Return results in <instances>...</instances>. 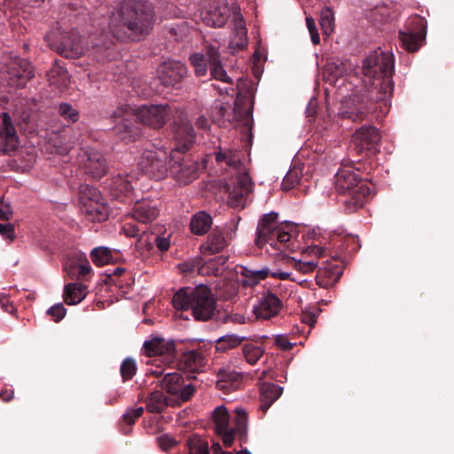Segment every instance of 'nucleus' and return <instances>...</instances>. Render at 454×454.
I'll list each match as a JSON object with an SVG mask.
<instances>
[{"mask_svg":"<svg viewBox=\"0 0 454 454\" xmlns=\"http://www.w3.org/2000/svg\"><path fill=\"white\" fill-rule=\"evenodd\" d=\"M154 23V9L147 0H122L113 12L108 27L116 39L135 42L148 35Z\"/></svg>","mask_w":454,"mask_h":454,"instance_id":"1","label":"nucleus"},{"mask_svg":"<svg viewBox=\"0 0 454 454\" xmlns=\"http://www.w3.org/2000/svg\"><path fill=\"white\" fill-rule=\"evenodd\" d=\"M395 71L393 53L380 48L364 59L362 66L363 80L377 93V97H388L394 90L392 75Z\"/></svg>","mask_w":454,"mask_h":454,"instance_id":"2","label":"nucleus"},{"mask_svg":"<svg viewBox=\"0 0 454 454\" xmlns=\"http://www.w3.org/2000/svg\"><path fill=\"white\" fill-rule=\"evenodd\" d=\"M172 303L176 310H191L197 321H208L215 311L216 301L211 289L200 285L196 287L180 288L173 296Z\"/></svg>","mask_w":454,"mask_h":454,"instance_id":"3","label":"nucleus"},{"mask_svg":"<svg viewBox=\"0 0 454 454\" xmlns=\"http://www.w3.org/2000/svg\"><path fill=\"white\" fill-rule=\"evenodd\" d=\"M362 81L363 87L341 102L340 115L343 119L361 121L375 111H388L390 98L377 97L378 94L372 92V89L368 86L366 80Z\"/></svg>","mask_w":454,"mask_h":454,"instance_id":"4","label":"nucleus"},{"mask_svg":"<svg viewBox=\"0 0 454 454\" xmlns=\"http://www.w3.org/2000/svg\"><path fill=\"white\" fill-rule=\"evenodd\" d=\"M359 168L342 166L335 176V188L340 194H348L349 199L345 201L347 207L357 209L364 205L366 197L370 195V188L363 181Z\"/></svg>","mask_w":454,"mask_h":454,"instance_id":"5","label":"nucleus"},{"mask_svg":"<svg viewBox=\"0 0 454 454\" xmlns=\"http://www.w3.org/2000/svg\"><path fill=\"white\" fill-rule=\"evenodd\" d=\"M237 416L234 426L230 427V414L225 406L216 407L213 411L215 432L218 434L225 448H230L238 437L240 442H246L247 438V416L244 410L237 409Z\"/></svg>","mask_w":454,"mask_h":454,"instance_id":"6","label":"nucleus"},{"mask_svg":"<svg viewBox=\"0 0 454 454\" xmlns=\"http://www.w3.org/2000/svg\"><path fill=\"white\" fill-rule=\"evenodd\" d=\"M79 202L82 214L89 220L102 222L107 219L109 209L106 200L96 187L90 184L81 185L79 189Z\"/></svg>","mask_w":454,"mask_h":454,"instance_id":"7","label":"nucleus"},{"mask_svg":"<svg viewBox=\"0 0 454 454\" xmlns=\"http://www.w3.org/2000/svg\"><path fill=\"white\" fill-rule=\"evenodd\" d=\"M35 76L31 63L23 59H14L0 70V83L20 89Z\"/></svg>","mask_w":454,"mask_h":454,"instance_id":"8","label":"nucleus"},{"mask_svg":"<svg viewBox=\"0 0 454 454\" xmlns=\"http://www.w3.org/2000/svg\"><path fill=\"white\" fill-rule=\"evenodd\" d=\"M141 170L152 178L160 180L169 171V156L165 151H145L139 161Z\"/></svg>","mask_w":454,"mask_h":454,"instance_id":"9","label":"nucleus"},{"mask_svg":"<svg viewBox=\"0 0 454 454\" xmlns=\"http://www.w3.org/2000/svg\"><path fill=\"white\" fill-rule=\"evenodd\" d=\"M184 153L171 152L169 155V172L180 184H187L198 177V164Z\"/></svg>","mask_w":454,"mask_h":454,"instance_id":"10","label":"nucleus"},{"mask_svg":"<svg viewBox=\"0 0 454 454\" xmlns=\"http://www.w3.org/2000/svg\"><path fill=\"white\" fill-rule=\"evenodd\" d=\"M353 146L350 154L353 156H368L374 153L380 141L379 130L373 126H363L353 136Z\"/></svg>","mask_w":454,"mask_h":454,"instance_id":"11","label":"nucleus"},{"mask_svg":"<svg viewBox=\"0 0 454 454\" xmlns=\"http://www.w3.org/2000/svg\"><path fill=\"white\" fill-rule=\"evenodd\" d=\"M160 386L181 402L189 401L196 390V386L191 382L185 383L184 377L178 372H167L160 380Z\"/></svg>","mask_w":454,"mask_h":454,"instance_id":"12","label":"nucleus"},{"mask_svg":"<svg viewBox=\"0 0 454 454\" xmlns=\"http://www.w3.org/2000/svg\"><path fill=\"white\" fill-rule=\"evenodd\" d=\"M239 87V85H238ZM234 103V115L238 121L243 122L247 129L249 136L252 137L253 127V108H254V91L252 87H246L244 91L240 88Z\"/></svg>","mask_w":454,"mask_h":454,"instance_id":"13","label":"nucleus"},{"mask_svg":"<svg viewBox=\"0 0 454 454\" xmlns=\"http://www.w3.org/2000/svg\"><path fill=\"white\" fill-rule=\"evenodd\" d=\"M112 118L115 122L113 132L121 140L125 143H131L139 138L141 130L132 115L117 111L112 114Z\"/></svg>","mask_w":454,"mask_h":454,"instance_id":"14","label":"nucleus"},{"mask_svg":"<svg viewBox=\"0 0 454 454\" xmlns=\"http://www.w3.org/2000/svg\"><path fill=\"white\" fill-rule=\"evenodd\" d=\"M170 114V107L168 105L141 106L136 113L137 120L153 129L162 128Z\"/></svg>","mask_w":454,"mask_h":454,"instance_id":"15","label":"nucleus"},{"mask_svg":"<svg viewBox=\"0 0 454 454\" xmlns=\"http://www.w3.org/2000/svg\"><path fill=\"white\" fill-rule=\"evenodd\" d=\"M408 31H400L399 38L403 47L410 52L417 51L422 45L427 35V22L420 16H416L411 22Z\"/></svg>","mask_w":454,"mask_h":454,"instance_id":"16","label":"nucleus"},{"mask_svg":"<svg viewBox=\"0 0 454 454\" xmlns=\"http://www.w3.org/2000/svg\"><path fill=\"white\" fill-rule=\"evenodd\" d=\"M176 146L171 152L186 153L195 143V132L186 117L179 116L171 124Z\"/></svg>","mask_w":454,"mask_h":454,"instance_id":"17","label":"nucleus"},{"mask_svg":"<svg viewBox=\"0 0 454 454\" xmlns=\"http://www.w3.org/2000/svg\"><path fill=\"white\" fill-rule=\"evenodd\" d=\"M278 213L272 211L262 215L259 219L254 240L258 248L262 249L266 244L276 247L275 234L280 226L278 224Z\"/></svg>","mask_w":454,"mask_h":454,"instance_id":"18","label":"nucleus"},{"mask_svg":"<svg viewBox=\"0 0 454 454\" xmlns=\"http://www.w3.org/2000/svg\"><path fill=\"white\" fill-rule=\"evenodd\" d=\"M81 165L84 173L92 179L98 180L105 176L109 169L104 155L93 149H87L81 154Z\"/></svg>","mask_w":454,"mask_h":454,"instance_id":"19","label":"nucleus"},{"mask_svg":"<svg viewBox=\"0 0 454 454\" xmlns=\"http://www.w3.org/2000/svg\"><path fill=\"white\" fill-rule=\"evenodd\" d=\"M254 182L247 171L238 175L236 184L227 185L228 204L231 207H244L248 194L253 192Z\"/></svg>","mask_w":454,"mask_h":454,"instance_id":"20","label":"nucleus"},{"mask_svg":"<svg viewBox=\"0 0 454 454\" xmlns=\"http://www.w3.org/2000/svg\"><path fill=\"white\" fill-rule=\"evenodd\" d=\"M51 48L67 59H77L84 52L79 34L70 31L62 35L60 41L50 43Z\"/></svg>","mask_w":454,"mask_h":454,"instance_id":"21","label":"nucleus"},{"mask_svg":"<svg viewBox=\"0 0 454 454\" xmlns=\"http://www.w3.org/2000/svg\"><path fill=\"white\" fill-rule=\"evenodd\" d=\"M158 73L165 87L177 88L187 75V68L181 61L169 59L159 67Z\"/></svg>","mask_w":454,"mask_h":454,"instance_id":"22","label":"nucleus"},{"mask_svg":"<svg viewBox=\"0 0 454 454\" xmlns=\"http://www.w3.org/2000/svg\"><path fill=\"white\" fill-rule=\"evenodd\" d=\"M282 308V301L277 294L268 289L260 294L258 303L254 306L253 312L256 318L266 320L276 317Z\"/></svg>","mask_w":454,"mask_h":454,"instance_id":"23","label":"nucleus"},{"mask_svg":"<svg viewBox=\"0 0 454 454\" xmlns=\"http://www.w3.org/2000/svg\"><path fill=\"white\" fill-rule=\"evenodd\" d=\"M148 356H165L166 364L173 363L176 357V344L173 340H166L164 338L157 336L145 340L143 345Z\"/></svg>","mask_w":454,"mask_h":454,"instance_id":"24","label":"nucleus"},{"mask_svg":"<svg viewBox=\"0 0 454 454\" xmlns=\"http://www.w3.org/2000/svg\"><path fill=\"white\" fill-rule=\"evenodd\" d=\"M18 146L19 139L12 118L8 113H3L0 124V153H9L15 151Z\"/></svg>","mask_w":454,"mask_h":454,"instance_id":"25","label":"nucleus"},{"mask_svg":"<svg viewBox=\"0 0 454 454\" xmlns=\"http://www.w3.org/2000/svg\"><path fill=\"white\" fill-rule=\"evenodd\" d=\"M229 17L230 10L224 0H210L208 8L202 13L203 22L215 27L225 25Z\"/></svg>","mask_w":454,"mask_h":454,"instance_id":"26","label":"nucleus"},{"mask_svg":"<svg viewBox=\"0 0 454 454\" xmlns=\"http://www.w3.org/2000/svg\"><path fill=\"white\" fill-rule=\"evenodd\" d=\"M205 365V357L199 350H191L181 355L177 362L179 371L191 374L198 372Z\"/></svg>","mask_w":454,"mask_h":454,"instance_id":"27","label":"nucleus"},{"mask_svg":"<svg viewBox=\"0 0 454 454\" xmlns=\"http://www.w3.org/2000/svg\"><path fill=\"white\" fill-rule=\"evenodd\" d=\"M159 209L151 201H137L132 210V217L138 223H150L159 215Z\"/></svg>","mask_w":454,"mask_h":454,"instance_id":"28","label":"nucleus"},{"mask_svg":"<svg viewBox=\"0 0 454 454\" xmlns=\"http://www.w3.org/2000/svg\"><path fill=\"white\" fill-rule=\"evenodd\" d=\"M283 393V387L274 383L264 382L260 387V410L265 413Z\"/></svg>","mask_w":454,"mask_h":454,"instance_id":"29","label":"nucleus"},{"mask_svg":"<svg viewBox=\"0 0 454 454\" xmlns=\"http://www.w3.org/2000/svg\"><path fill=\"white\" fill-rule=\"evenodd\" d=\"M342 271L337 265L319 268L316 276V283L322 288L333 287L340 279Z\"/></svg>","mask_w":454,"mask_h":454,"instance_id":"30","label":"nucleus"},{"mask_svg":"<svg viewBox=\"0 0 454 454\" xmlns=\"http://www.w3.org/2000/svg\"><path fill=\"white\" fill-rule=\"evenodd\" d=\"M227 246L223 231L215 228L208 234L207 242L200 248L204 254H214L222 252Z\"/></svg>","mask_w":454,"mask_h":454,"instance_id":"31","label":"nucleus"},{"mask_svg":"<svg viewBox=\"0 0 454 454\" xmlns=\"http://www.w3.org/2000/svg\"><path fill=\"white\" fill-rule=\"evenodd\" d=\"M87 295V286L81 283H69L65 286L63 298L67 304L81 302Z\"/></svg>","mask_w":454,"mask_h":454,"instance_id":"32","label":"nucleus"},{"mask_svg":"<svg viewBox=\"0 0 454 454\" xmlns=\"http://www.w3.org/2000/svg\"><path fill=\"white\" fill-rule=\"evenodd\" d=\"M212 217L205 211L195 214L190 222V230L195 235L206 234L212 226Z\"/></svg>","mask_w":454,"mask_h":454,"instance_id":"33","label":"nucleus"},{"mask_svg":"<svg viewBox=\"0 0 454 454\" xmlns=\"http://www.w3.org/2000/svg\"><path fill=\"white\" fill-rule=\"evenodd\" d=\"M145 402L146 411L150 413H161L168 406V398L160 390L151 392Z\"/></svg>","mask_w":454,"mask_h":454,"instance_id":"34","label":"nucleus"},{"mask_svg":"<svg viewBox=\"0 0 454 454\" xmlns=\"http://www.w3.org/2000/svg\"><path fill=\"white\" fill-rule=\"evenodd\" d=\"M245 340H247V337L237 334L223 335L216 340L215 349L217 352L223 353L239 346Z\"/></svg>","mask_w":454,"mask_h":454,"instance_id":"35","label":"nucleus"},{"mask_svg":"<svg viewBox=\"0 0 454 454\" xmlns=\"http://www.w3.org/2000/svg\"><path fill=\"white\" fill-rule=\"evenodd\" d=\"M217 377L216 386L219 389H229L240 380V374L239 372L226 369L220 370Z\"/></svg>","mask_w":454,"mask_h":454,"instance_id":"36","label":"nucleus"},{"mask_svg":"<svg viewBox=\"0 0 454 454\" xmlns=\"http://www.w3.org/2000/svg\"><path fill=\"white\" fill-rule=\"evenodd\" d=\"M247 31L245 25L240 21V23L236 26L234 35L230 41V48L237 51L244 50L247 45Z\"/></svg>","mask_w":454,"mask_h":454,"instance_id":"37","label":"nucleus"},{"mask_svg":"<svg viewBox=\"0 0 454 454\" xmlns=\"http://www.w3.org/2000/svg\"><path fill=\"white\" fill-rule=\"evenodd\" d=\"M90 258L97 266H103L113 262L111 250L105 247L94 248L90 253Z\"/></svg>","mask_w":454,"mask_h":454,"instance_id":"38","label":"nucleus"},{"mask_svg":"<svg viewBox=\"0 0 454 454\" xmlns=\"http://www.w3.org/2000/svg\"><path fill=\"white\" fill-rule=\"evenodd\" d=\"M302 176V169L300 167H293L283 179L282 190L289 191L294 188L299 184Z\"/></svg>","mask_w":454,"mask_h":454,"instance_id":"39","label":"nucleus"},{"mask_svg":"<svg viewBox=\"0 0 454 454\" xmlns=\"http://www.w3.org/2000/svg\"><path fill=\"white\" fill-rule=\"evenodd\" d=\"M130 183L131 181L129 180V175L118 174L113 177L110 186L111 189L116 191V192L127 193L132 189ZM115 195H118V193Z\"/></svg>","mask_w":454,"mask_h":454,"instance_id":"40","label":"nucleus"},{"mask_svg":"<svg viewBox=\"0 0 454 454\" xmlns=\"http://www.w3.org/2000/svg\"><path fill=\"white\" fill-rule=\"evenodd\" d=\"M243 355L247 363L254 364L262 356L264 350L253 343H247L242 348Z\"/></svg>","mask_w":454,"mask_h":454,"instance_id":"41","label":"nucleus"},{"mask_svg":"<svg viewBox=\"0 0 454 454\" xmlns=\"http://www.w3.org/2000/svg\"><path fill=\"white\" fill-rule=\"evenodd\" d=\"M187 447L189 454H209L207 442L197 435L189 438Z\"/></svg>","mask_w":454,"mask_h":454,"instance_id":"42","label":"nucleus"},{"mask_svg":"<svg viewBox=\"0 0 454 454\" xmlns=\"http://www.w3.org/2000/svg\"><path fill=\"white\" fill-rule=\"evenodd\" d=\"M320 26L323 34L329 35L334 29V17L332 9L325 7L321 12Z\"/></svg>","mask_w":454,"mask_h":454,"instance_id":"43","label":"nucleus"},{"mask_svg":"<svg viewBox=\"0 0 454 454\" xmlns=\"http://www.w3.org/2000/svg\"><path fill=\"white\" fill-rule=\"evenodd\" d=\"M191 64L194 67L195 74L198 77L205 76L207 73L205 56L201 53H193L189 58Z\"/></svg>","mask_w":454,"mask_h":454,"instance_id":"44","label":"nucleus"},{"mask_svg":"<svg viewBox=\"0 0 454 454\" xmlns=\"http://www.w3.org/2000/svg\"><path fill=\"white\" fill-rule=\"evenodd\" d=\"M121 375L123 381L131 380L137 372V364L133 358H125L120 368Z\"/></svg>","mask_w":454,"mask_h":454,"instance_id":"45","label":"nucleus"},{"mask_svg":"<svg viewBox=\"0 0 454 454\" xmlns=\"http://www.w3.org/2000/svg\"><path fill=\"white\" fill-rule=\"evenodd\" d=\"M59 114L67 121L75 122L79 119V112L76 111L70 104L61 103L59 106Z\"/></svg>","mask_w":454,"mask_h":454,"instance_id":"46","label":"nucleus"},{"mask_svg":"<svg viewBox=\"0 0 454 454\" xmlns=\"http://www.w3.org/2000/svg\"><path fill=\"white\" fill-rule=\"evenodd\" d=\"M210 67V74L211 76L215 79L219 80L227 83L231 84L232 80L231 78L227 74L226 71L224 70L222 61L216 63L215 65H211Z\"/></svg>","mask_w":454,"mask_h":454,"instance_id":"47","label":"nucleus"},{"mask_svg":"<svg viewBox=\"0 0 454 454\" xmlns=\"http://www.w3.org/2000/svg\"><path fill=\"white\" fill-rule=\"evenodd\" d=\"M293 267L301 273L308 274L313 272L317 267V261H301V260H294L293 259Z\"/></svg>","mask_w":454,"mask_h":454,"instance_id":"48","label":"nucleus"},{"mask_svg":"<svg viewBox=\"0 0 454 454\" xmlns=\"http://www.w3.org/2000/svg\"><path fill=\"white\" fill-rule=\"evenodd\" d=\"M144 413V408L138 407L136 409L129 408L122 416V420L129 427H131L135 424L136 420L140 418Z\"/></svg>","mask_w":454,"mask_h":454,"instance_id":"49","label":"nucleus"},{"mask_svg":"<svg viewBox=\"0 0 454 454\" xmlns=\"http://www.w3.org/2000/svg\"><path fill=\"white\" fill-rule=\"evenodd\" d=\"M205 50L209 66L215 65L216 63L222 61L219 48L217 46L214 44H207Z\"/></svg>","mask_w":454,"mask_h":454,"instance_id":"50","label":"nucleus"},{"mask_svg":"<svg viewBox=\"0 0 454 454\" xmlns=\"http://www.w3.org/2000/svg\"><path fill=\"white\" fill-rule=\"evenodd\" d=\"M67 309L62 303H57L47 310V314L54 318L55 322H59L66 316Z\"/></svg>","mask_w":454,"mask_h":454,"instance_id":"51","label":"nucleus"},{"mask_svg":"<svg viewBox=\"0 0 454 454\" xmlns=\"http://www.w3.org/2000/svg\"><path fill=\"white\" fill-rule=\"evenodd\" d=\"M113 49L109 46H98L95 50V59L98 61H108L112 59Z\"/></svg>","mask_w":454,"mask_h":454,"instance_id":"52","label":"nucleus"},{"mask_svg":"<svg viewBox=\"0 0 454 454\" xmlns=\"http://www.w3.org/2000/svg\"><path fill=\"white\" fill-rule=\"evenodd\" d=\"M290 239L291 234L288 231H284L283 228L279 226L277 233L275 234L276 247H273L281 250L280 246H284L286 242L290 240Z\"/></svg>","mask_w":454,"mask_h":454,"instance_id":"53","label":"nucleus"},{"mask_svg":"<svg viewBox=\"0 0 454 454\" xmlns=\"http://www.w3.org/2000/svg\"><path fill=\"white\" fill-rule=\"evenodd\" d=\"M306 25L310 34L311 42L314 44H318L320 43V36L314 19L312 17H306Z\"/></svg>","mask_w":454,"mask_h":454,"instance_id":"54","label":"nucleus"},{"mask_svg":"<svg viewBox=\"0 0 454 454\" xmlns=\"http://www.w3.org/2000/svg\"><path fill=\"white\" fill-rule=\"evenodd\" d=\"M245 272H248L251 277H254L259 281L267 278L270 276V270L265 267L261 270H252L247 266L241 267Z\"/></svg>","mask_w":454,"mask_h":454,"instance_id":"55","label":"nucleus"},{"mask_svg":"<svg viewBox=\"0 0 454 454\" xmlns=\"http://www.w3.org/2000/svg\"><path fill=\"white\" fill-rule=\"evenodd\" d=\"M157 441L159 446L164 451L171 450L176 444V440L168 434L158 437Z\"/></svg>","mask_w":454,"mask_h":454,"instance_id":"56","label":"nucleus"},{"mask_svg":"<svg viewBox=\"0 0 454 454\" xmlns=\"http://www.w3.org/2000/svg\"><path fill=\"white\" fill-rule=\"evenodd\" d=\"M0 234L10 241L15 239L14 225L12 223H0Z\"/></svg>","mask_w":454,"mask_h":454,"instance_id":"57","label":"nucleus"},{"mask_svg":"<svg viewBox=\"0 0 454 454\" xmlns=\"http://www.w3.org/2000/svg\"><path fill=\"white\" fill-rule=\"evenodd\" d=\"M12 216V210L9 203L0 199V219L8 221Z\"/></svg>","mask_w":454,"mask_h":454,"instance_id":"58","label":"nucleus"},{"mask_svg":"<svg viewBox=\"0 0 454 454\" xmlns=\"http://www.w3.org/2000/svg\"><path fill=\"white\" fill-rule=\"evenodd\" d=\"M240 275L244 278L241 280V286L245 288L247 287H254L259 284V280L254 277H251L248 272H245L241 268Z\"/></svg>","mask_w":454,"mask_h":454,"instance_id":"59","label":"nucleus"},{"mask_svg":"<svg viewBox=\"0 0 454 454\" xmlns=\"http://www.w3.org/2000/svg\"><path fill=\"white\" fill-rule=\"evenodd\" d=\"M275 344L285 351L290 350L293 348V344L283 335H277L275 337Z\"/></svg>","mask_w":454,"mask_h":454,"instance_id":"60","label":"nucleus"},{"mask_svg":"<svg viewBox=\"0 0 454 454\" xmlns=\"http://www.w3.org/2000/svg\"><path fill=\"white\" fill-rule=\"evenodd\" d=\"M225 163L230 166L233 167L235 168H238L241 166V161L239 156L232 152H228L227 159Z\"/></svg>","mask_w":454,"mask_h":454,"instance_id":"61","label":"nucleus"},{"mask_svg":"<svg viewBox=\"0 0 454 454\" xmlns=\"http://www.w3.org/2000/svg\"><path fill=\"white\" fill-rule=\"evenodd\" d=\"M123 231L125 234L129 237H137L140 235V230L136 225H131L129 223H127L123 227Z\"/></svg>","mask_w":454,"mask_h":454,"instance_id":"62","label":"nucleus"},{"mask_svg":"<svg viewBox=\"0 0 454 454\" xmlns=\"http://www.w3.org/2000/svg\"><path fill=\"white\" fill-rule=\"evenodd\" d=\"M301 322L312 327L317 322V317L312 312H304L301 315Z\"/></svg>","mask_w":454,"mask_h":454,"instance_id":"63","label":"nucleus"},{"mask_svg":"<svg viewBox=\"0 0 454 454\" xmlns=\"http://www.w3.org/2000/svg\"><path fill=\"white\" fill-rule=\"evenodd\" d=\"M155 243L159 250L162 252L167 251L169 248V241L165 238L157 237Z\"/></svg>","mask_w":454,"mask_h":454,"instance_id":"64","label":"nucleus"}]
</instances>
